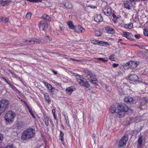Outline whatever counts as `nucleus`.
Listing matches in <instances>:
<instances>
[{
    "instance_id": "obj_47",
    "label": "nucleus",
    "mask_w": 148,
    "mask_h": 148,
    "mask_svg": "<svg viewBox=\"0 0 148 148\" xmlns=\"http://www.w3.org/2000/svg\"><path fill=\"white\" fill-rule=\"evenodd\" d=\"M135 37L137 39H139L140 36L139 34H137L134 35Z\"/></svg>"
},
{
    "instance_id": "obj_62",
    "label": "nucleus",
    "mask_w": 148,
    "mask_h": 148,
    "mask_svg": "<svg viewBox=\"0 0 148 148\" xmlns=\"http://www.w3.org/2000/svg\"><path fill=\"white\" fill-rule=\"evenodd\" d=\"M32 39H27L26 40L25 42H32Z\"/></svg>"
},
{
    "instance_id": "obj_26",
    "label": "nucleus",
    "mask_w": 148,
    "mask_h": 148,
    "mask_svg": "<svg viewBox=\"0 0 148 148\" xmlns=\"http://www.w3.org/2000/svg\"><path fill=\"white\" fill-rule=\"evenodd\" d=\"M6 108L0 103V114L4 112Z\"/></svg>"
},
{
    "instance_id": "obj_3",
    "label": "nucleus",
    "mask_w": 148,
    "mask_h": 148,
    "mask_svg": "<svg viewBox=\"0 0 148 148\" xmlns=\"http://www.w3.org/2000/svg\"><path fill=\"white\" fill-rule=\"evenodd\" d=\"M16 116V114L14 112L12 111H9L5 114V119L7 122H12Z\"/></svg>"
},
{
    "instance_id": "obj_54",
    "label": "nucleus",
    "mask_w": 148,
    "mask_h": 148,
    "mask_svg": "<svg viewBox=\"0 0 148 148\" xmlns=\"http://www.w3.org/2000/svg\"><path fill=\"white\" fill-rule=\"evenodd\" d=\"M112 16L113 17V18H115L116 19L117 18L116 16L114 13L112 14Z\"/></svg>"
},
{
    "instance_id": "obj_1",
    "label": "nucleus",
    "mask_w": 148,
    "mask_h": 148,
    "mask_svg": "<svg viewBox=\"0 0 148 148\" xmlns=\"http://www.w3.org/2000/svg\"><path fill=\"white\" fill-rule=\"evenodd\" d=\"M119 104H116L112 105L110 108V112L115 114L116 117L118 118H122L124 116V113L119 109Z\"/></svg>"
},
{
    "instance_id": "obj_8",
    "label": "nucleus",
    "mask_w": 148,
    "mask_h": 148,
    "mask_svg": "<svg viewBox=\"0 0 148 148\" xmlns=\"http://www.w3.org/2000/svg\"><path fill=\"white\" fill-rule=\"evenodd\" d=\"M84 73L86 74L87 75H89L90 76V79H94L96 76L95 74L90 71L87 69H86L84 71Z\"/></svg>"
},
{
    "instance_id": "obj_42",
    "label": "nucleus",
    "mask_w": 148,
    "mask_h": 148,
    "mask_svg": "<svg viewBox=\"0 0 148 148\" xmlns=\"http://www.w3.org/2000/svg\"><path fill=\"white\" fill-rule=\"evenodd\" d=\"M97 59L101 60V61H103V62H106L108 61V60H106L104 58H97Z\"/></svg>"
},
{
    "instance_id": "obj_61",
    "label": "nucleus",
    "mask_w": 148,
    "mask_h": 148,
    "mask_svg": "<svg viewBox=\"0 0 148 148\" xmlns=\"http://www.w3.org/2000/svg\"><path fill=\"white\" fill-rule=\"evenodd\" d=\"M129 1L132 3L134 2L135 1H138V0H129Z\"/></svg>"
},
{
    "instance_id": "obj_17",
    "label": "nucleus",
    "mask_w": 148,
    "mask_h": 148,
    "mask_svg": "<svg viewBox=\"0 0 148 148\" xmlns=\"http://www.w3.org/2000/svg\"><path fill=\"white\" fill-rule=\"evenodd\" d=\"M95 42L93 43L95 44L98 43L99 45H100L103 46L105 45L106 46L109 45V44L106 42H104L102 41H100L97 43V41H95Z\"/></svg>"
},
{
    "instance_id": "obj_56",
    "label": "nucleus",
    "mask_w": 148,
    "mask_h": 148,
    "mask_svg": "<svg viewBox=\"0 0 148 148\" xmlns=\"http://www.w3.org/2000/svg\"><path fill=\"white\" fill-rule=\"evenodd\" d=\"M27 108L28 110L29 111V112H30V113H31V111H31L30 109V108L29 107V106H27Z\"/></svg>"
},
{
    "instance_id": "obj_46",
    "label": "nucleus",
    "mask_w": 148,
    "mask_h": 148,
    "mask_svg": "<svg viewBox=\"0 0 148 148\" xmlns=\"http://www.w3.org/2000/svg\"><path fill=\"white\" fill-rule=\"evenodd\" d=\"M3 138V135L2 134H0V143L2 142Z\"/></svg>"
},
{
    "instance_id": "obj_63",
    "label": "nucleus",
    "mask_w": 148,
    "mask_h": 148,
    "mask_svg": "<svg viewBox=\"0 0 148 148\" xmlns=\"http://www.w3.org/2000/svg\"><path fill=\"white\" fill-rule=\"evenodd\" d=\"M52 71L53 73H54V74L55 75H57V72L56 71H54V70H52Z\"/></svg>"
},
{
    "instance_id": "obj_28",
    "label": "nucleus",
    "mask_w": 148,
    "mask_h": 148,
    "mask_svg": "<svg viewBox=\"0 0 148 148\" xmlns=\"http://www.w3.org/2000/svg\"><path fill=\"white\" fill-rule=\"evenodd\" d=\"M65 7L67 9H71L72 8V5L70 3H67L64 4Z\"/></svg>"
},
{
    "instance_id": "obj_11",
    "label": "nucleus",
    "mask_w": 148,
    "mask_h": 148,
    "mask_svg": "<svg viewBox=\"0 0 148 148\" xmlns=\"http://www.w3.org/2000/svg\"><path fill=\"white\" fill-rule=\"evenodd\" d=\"M0 103L2 105H3L6 108L8 107L9 103L8 101L5 99H2L0 101Z\"/></svg>"
},
{
    "instance_id": "obj_32",
    "label": "nucleus",
    "mask_w": 148,
    "mask_h": 148,
    "mask_svg": "<svg viewBox=\"0 0 148 148\" xmlns=\"http://www.w3.org/2000/svg\"><path fill=\"white\" fill-rule=\"evenodd\" d=\"M5 148H16L12 144H10L8 145Z\"/></svg>"
},
{
    "instance_id": "obj_15",
    "label": "nucleus",
    "mask_w": 148,
    "mask_h": 148,
    "mask_svg": "<svg viewBox=\"0 0 148 148\" xmlns=\"http://www.w3.org/2000/svg\"><path fill=\"white\" fill-rule=\"evenodd\" d=\"M130 64V67L131 69H134L137 66V65L134 62H132L130 61V62L127 63V65Z\"/></svg>"
},
{
    "instance_id": "obj_33",
    "label": "nucleus",
    "mask_w": 148,
    "mask_h": 148,
    "mask_svg": "<svg viewBox=\"0 0 148 148\" xmlns=\"http://www.w3.org/2000/svg\"><path fill=\"white\" fill-rule=\"evenodd\" d=\"M95 34L96 36H101L102 35V33L101 32H99L98 31H96L95 32Z\"/></svg>"
},
{
    "instance_id": "obj_34",
    "label": "nucleus",
    "mask_w": 148,
    "mask_h": 148,
    "mask_svg": "<svg viewBox=\"0 0 148 148\" xmlns=\"http://www.w3.org/2000/svg\"><path fill=\"white\" fill-rule=\"evenodd\" d=\"M108 33L113 34L114 33V30L113 29L110 28L108 29Z\"/></svg>"
},
{
    "instance_id": "obj_2",
    "label": "nucleus",
    "mask_w": 148,
    "mask_h": 148,
    "mask_svg": "<svg viewBox=\"0 0 148 148\" xmlns=\"http://www.w3.org/2000/svg\"><path fill=\"white\" fill-rule=\"evenodd\" d=\"M35 130L32 128L26 129L22 133L21 139L23 140H27L32 138L35 135Z\"/></svg>"
},
{
    "instance_id": "obj_44",
    "label": "nucleus",
    "mask_w": 148,
    "mask_h": 148,
    "mask_svg": "<svg viewBox=\"0 0 148 148\" xmlns=\"http://www.w3.org/2000/svg\"><path fill=\"white\" fill-rule=\"evenodd\" d=\"M128 26L129 27V29H130L133 28V23H130V24H128Z\"/></svg>"
},
{
    "instance_id": "obj_27",
    "label": "nucleus",
    "mask_w": 148,
    "mask_h": 148,
    "mask_svg": "<svg viewBox=\"0 0 148 148\" xmlns=\"http://www.w3.org/2000/svg\"><path fill=\"white\" fill-rule=\"evenodd\" d=\"M60 139L63 144H64V140H63V136L64 135V134L61 131H60Z\"/></svg>"
},
{
    "instance_id": "obj_24",
    "label": "nucleus",
    "mask_w": 148,
    "mask_h": 148,
    "mask_svg": "<svg viewBox=\"0 0 148 148\" xmlns=\"http://www.w3.org/2000/svg\"><path fill=\"white\" fill-rule=\"evenodd\" d=\"M44 119L45 124L46 125L48 126L49 125V121H51L50 118L47 117L46 116H44Z\"/></svg>"
},
{
    "instance_id": "obj_10",
    "label": "nucleus",
    "mask_w": 148,
    "mask_h": 148,
    "mask_svg": "<svg viewBox=\"0 0 148 148\" xmlns=\"http://www.w3.org/2000/svg\"><path fill=\"white\" fill-rule=\"evenodd\" d=\"M39 27L40 29L45 30L47 27V24L46 23L40 22L39 24Z\"/></svg>"
},
{
    "instance_id": "obj_4",
    "label": "nucleus",
    "mask_w": 148,
    "mask_h": 148,
    "mask_svg": "<svg viewBox=\"0 0 148 148\" xmlns=\"http://www.w3.org/2000/svg\"><path fill=\"white\" fill-rule=\"evenodd\" d=\"M128 137L123 136L119 141L118 146L119 147H124L128 140Z\"/></svg>"
},
{
    "instance_id": "obj_40",
    "label": "nucleus",
    "mask_w": 148,
    "mask_h": 148,
    "mask_svg": "<svg viewBox=\"0 0 148 148\" xmlns=\"http://www.w3.org/2000/svg\"><path fill=\"white\" fill-rule=\"evenodd\" d=\"M115 56V55L114 54H112L111 56H110L109 57V59L111 61H114V56Z\"/></svg>"
},
{
    "instance_id": "obj_9",
    "label": "nucleus",
    "mask_w": 148,
    "mask_h": 148,
    "mask_svg": "<svg viewBox=\"0 0 148 148\" xmlns=\"http://www.w3.org/2000/svg\"><path fill=\"white\" fill-rule=\"evenodd\" d=\"M129 78L131 81H136L138 80V76L135 74H132L130 75Z\"/></svg>"
},
{
    "instance_id": "obj_50",
    "label": "nucleus",
    "mask_w": 148,
    "mask_h": 148,
    "mask_svg": "<svg viewBox=\"0 0 148 148\" xmlns=\"http://www.w3.org/2000/svg\"><path fill=\"white\" fill-rule=\"evenodd\" d=\"M45 38L46 39L47 38H48L49 40H51L52 38L51 37H49L48 36H46L45 37Z\"/></svg>"
},
{
    "instance_id": "obj_59",
    "label": "nucleus",
    "mask_w": 148,
    "mask_h": 148,
    "mask_svg": "<svg viewBox=\"0 0 148 148\" xmlns=\"http://www.w3.org/2000/svg\"><path fill=\"white\" fill-rule=\"evenodd\" d=\"M105 86H106V90L110 92V91L109 90L108 86H106V85Z\"/></svg>"
},
{
    "instance_id": "obj_13",
    "label": "nucleus",
    "mask_w": 148,
    "mask_h": 148,
    "mask_svg": "<svg viewBox=\"0 0 148 148\" xmlns=\"http://www.w3.org/2000/svg\"><path fill=\"white\" fill-rule=\"evenodd\" d=\"M75 30L76 32L79 33H83L85 32V29L79 25L77 26V28L75 29Z\"/></svg>"
},
{
    "instance_id": "obj_60",
    "label": "nucleus",
    "mask_w": 148,
    "mask_h": 148,
    "mask_svg": "<svg viewBox=\"0 0 148 148\" xmlns=\"http://www.w3.org/2000/svg\"><path fill=\"white\" fill-rule=\"evenodd\" d=\"M124 27L125 28H129L128 24H125L124 25Z\"/></svg>"
},
{
    "instance_id": "obj_39",
    "label": "nucleus",
    "mask_w": 148,
    "mask_h": 148,
    "mask_svg": "<svg viewBox=\"0 0 148 148\" xmlns=\"http://www.w3.org/2000/svg\"><path fill=\"white\" fill-rule=\"evenodd\" d=\"M143 30V32L144 35L145 36H148V31L145 29H144Z\"/></svg>"
},
{
    "instance_id": "obj_6",
    "label": "nucleus",
    "mask_w": 148,
    "mask_h": 148,
    "mask_svg": "<svg viewBox=\"0 0 148 148\" xmlns=\"http://www.w3.org/2000/svg\"><path fill=\"white\" fill-rule=\"evenodd\" d=\"M119 109L124 113L125 112H127L129 110V108L125 103H123L121 105H119Z\"/></svg>"
},
{
    "instance_id": "obj_7",
    "label": "nucleus",
    "mask_w": 148,
    "mask_h": 148,
    "mask_svg": "<svg viewBox=\"0 0 148 148\" xmlns=\"http://www.w3.org/2000/svg\"><path fill=\"white\" fill-rule=\"evenodd\" d=\"M103 11L104 14L107 16H110L112 13L111 9L106 8H103Z\"/></svg>"
},
{
    "instance_id": "obj_43",
    "label": "nucleus",
    "mask_w": 148,
    "mask_h": 148,
    "mask_svg": "<svg viewBox=\"0 0 148 148\" xmlns=\"http://www.w3.org/2000/svg\"><path fill=\"white\" fill-rule=\"evenodd\" d=\"M35 42L38 44H40L41 42V40L40 39H35Z\"/></svg>"
},
{
    "instance_id": "obj_35",
    "label": "nucleus",
    "mask_w": 148,
    "mask_h": 148,
    "mask_svg": "<svg viewBox=\"0 0 148 148\" xmlns=\"http://www.w3.org/2000/svg\"><path fill=\"white\" fill-rule=\"evenodd\" d=\"M50 90L52 93L53 94H55L56 92L57 91V90L53 87H52Z\"/></svg>"
},
{
    "instance_id": "obj_30",
    "label": "nucleus",
    "mask_w": 148,
    "mask_h": 148,
    "mask_svg": "<svg viewBox=\"0 0 148 148\" xmlns=\"http://www.w3.org/2000/svg\"><path fill=\"white\" fill-rule=\"evenodd\" d=\"M32 16V13L30 12H28L26 15L25 18L28 19H30Z\"/></svg>"
},
{
    "instance_id": "obj_41",
    "label": "nucleus",
    "mask_w": 148,
    "mask_h": 148,
    "mask_svg": "<svg viewBox=\"0 0 148 148\" xmlns=\"http://www.w3.org/2000/svg\"><path fill=\"white\" fill-rule=\"evenodd\" d=\"M124 69H128L130 67V64H127V63L125 64L124 66Z\"/></svg>"
},
{
    "instance_id": "obj_53",
    "label": "nucleus",
    "mask_w": 148,
    "mask_h": 148,
    "mask_svg": "<svg viewBox=\"0 0 148 148\" xmlns=\"http://www.w3.org/2000/svg\"><path fill=\"white\" fill-rule=\"evenodd\" d=\"M59 28L61 31H63L64 29V28L61 26H60Z\"/></svg>"
},
{
    "instance_id": "obj_22",
    "label": "nucleus",
    "mask_w": 148,
    "mask_h": 148,
    "mask_svg": "<svg viewBox=\"0 0 148 148\" xmlns=\"http://www.w3.org/2000/svg\"><path fill=\"white\" fill-rule=\"evenodd\" d=\"M0 20L3 23H8L9 21V19L8 18H4L1 17L0 18Z\"/></svg>"
},
{
    "instance_id": "obj_18",
    "label": "nucleus",
    "mask_w": 148,
    "mask_h": 148,
    "mask_svg": "<svg viewBox=\"0 0 148 148\" xmlns=\"http://www.w3.org/2000/svg\"><path fill=\"white\" fill-rule=\"evenodd\" d=\"M44 95L45 100L47 101L48 104H50L51 102V100L49 99V95L46 93H44Z\"/></svg>"
},
{
    "instance_id": "obj_37",
    "label": "nucleus",
    "mask_w": 148,
    "mask_h": 148,
    "mask_svg": "<svg viewBox=\"0 0 148 148\" xmlns=\"http://www.w3.org/2000/svg\"><path fill=\"white\" fill-rule=\"evenodd\" d=\"M125 7L127 9H130V6L129 4L128 3H126L124 4Z\"/></svg>"
},
{
    "instance_id": "obj_52",
    "label": "nucleus",
    "mask_w": 148,
    "mask_h": 148,
    "mask_svg": "<svg viewBox=\"0 0 148 148\" xmlns=\"http://www.w3.org/2000/svg\"><path fill=\"white\" fill-rule=\"evenodd\" d=\"M55 109H53L52 110V112L53 113V115L56 114L55 113H56V111H55Z\"/></svg>"
},
{
    "instance_id": "obj_25",
    "label": "nucleus",
    "mask_w": 148,
    "mask_h": 148,
    "mask_svg": "<svg viewBox=\"0 0 148 148\" xmlns=\"http://www.w3.org/2000/svg\"><path fill=\"white\" fill-rule=\"evenodd\" d=\"M25 124L22 121H18L17 123V126L18 128H20L21 127L24 126Z\"/></svg>"
},
{
    "instance_id": "obj_38",
    "label": "nucleus",
    "mask_w": 148,
    "mask_h": 148,
    "mask_svg": "<svg viewBox=\"0 0 148 148\" xmlns=\"http://www.w3.org/2000/svg\"><path fill=\"white\" fill-rule=\"evenodd\" d=\"M64 116L65 117V119L66 120V122L68 125L69 127L70 126V124H69V121L68 120V118L67 116Z\"/></svg>"
},
{
    "instance_id": "obj_31",
    "label": "nucleus",
    "mask_w": 148,
    "mask_h": 148,
    "mask_svg": "<svg viewBox=\"0 0 148 148\" xmlns=\"http://www.w3.org/2000/svg\"><path fill=\"white\" fill-rule=\"evenodd\" d=\"M56 42L55 41H52L51 42H49L48 43H47L48 45L51 46H52L53 47H55L56 46Z\"/></svg>"
},
{
    "instance_id": "obj_64",
    "label": "nucleus",
    "mask_w": 148,
    "mask_h": 148,
    "mask_svg": "<svg viewBox=\"0 0 148 148\" xmlns=\"http://www.w3.org/2000/svg\"><path fill=\"white\" fill-rule=\"evenodd\" d=\"M85 61L84 60H77L78 62H83L84 61Z\"/></svg>"
},
{
    "instance_id": "obj_57",
    "label": "nucleus",
    "mask_w": 148,
    "mask_h": 148,
    "mask_svg": "<svg viewBox=\"0 0 148 148\" xmlns=\"http://www.w3.org/2000/svg\"><path fill=\"white\" fill-rule=\"evenodd\" d=\"M12 75H13L14 77H17V75H16L13 72V73H12Z\"/></svg>"
},
{
    "instance_id": "obj_49",
    "label": "nucleus",
    "mask_w": 148,
    "mask_h": 148,
    "mask_svg": "<svg viewBox=\"0 0 148 148\" xmlns=\"http://www.w3.org/2000/svg\"><path fill=\"white\" fill-rule=\"evenodd\" d=\"M76 78L77 79V80L78 79H82V77H81L79 75H77L76 76Z\"/></svg>"
},
{
    "instance_id": "obj_48",
    "label": "nucleus",
    "mask_w": 148,
    "mask_h": 148,
    "mask_svg": "<svg viewBox=\"0 0 148 148\" xmlns=\"http://www.w3.org/2000/svg\"><path fill=\"white\" fill-rule=\"evenodd\" d=\"M119 65L118 64L114 63L112 64V66L113 67L115 68L117 67Z\"/></svg>"
},
{
    "instance_id": "obj_45",
    "label": "nucleus",
    "mask_w": 148,
    "mask_h": 148,
    "mask_svg": "<svg viewBox=\"0 0 148 148\" xmlns=\"http://www.w3.org/2000/svg\"><path fill=\"white\" fill-rule=\"evenodd\" d=\"M52 87H53L51 86V85L50 84H49L47 86V88L50 90L52 88Z\"/></svg>"
},
{
    "instance_id": "obj_12",
    "label": "nucleus",
    "mask_w": 148,
    "mask_h": 148,
    "mask_svg": "<svg viewBox=\"0 0 148 148\" xmlns=\"http://www.w3.org/2000/svg\"><path fill=\"white\" fill-rule=\"evenodd\" d=\"M125 102L128 103H134V100L133 98L130 97H126L124 99Z\"/></svg>"
},
{
    "instance_id": "obj_14",
    "label": "nucleus",
    "mask_w": 148,
    "mask_h": 148,
    "mask_svg": "<svg viewBox=\"0 0 148 148\" xmlns=\"http://www.w3.org/2000/svg\"><path fill=\"white\" fill-rule=\"evenodd\" d=\"M103 20V18L101 14L97 15L94 18V20L97 22L102 21Z\"/></svg>"
},
{
    "instance_id": "obj_21",
    "label": "nucleus",
    "mask_w": 148,
    "mask_h": 148,
    "mask_svg": "<svg viewBox=\"0 0 148 148\" xmlns=\"http://www.w3.org/2000/svg\"><path fill=\"white\" fill-rule=\"evenodd\" d=\"M41 18L44 20L45 19L47 21H50L51 20L50 17L48 15L45 14L43 15Z\"/></svg>"
},
{
    "instance_id": "obj_5",
    "label": "nucleus",
    "mask_w": 148,
    "mask_h": 148,
    "mask_svg": "<svg viewBox=\"0 0 148 148\" xmlns=\"http://www.w3.org/2000/svg\"><path fill=\"white\" fill-rule=\"evenodd\" d=\"M82 79H78L77 80V81L81 86L87 88L90 87V85L87 81L85 79H84L83 78Z\"/></svg>"
},
{
    "instance_id": "obj_58",
    "label": "nucleus",
    "mask_w": 148,
    "mask_h": 148,
    "mask_svg": "<svg viewBox=\"0 0 148 148\" xmlns=\"http://www.w3.org/2000/svg\"><path fill=\"white\" fill-rule=\"evenodd\" d=\"M43 83L46 86L49 84L47 82H43Z\"/></svg>"
},
{
    "instance_id": "obj_55",
    "label": "nucleus",
    "mask_w": 148,
    "mask_h": 148,
    "mask_svg": "<svg viewBox=\"0 0 148 148\" xmlns=\"http://www.w3.org/2000/svg\"><path fill=\"white\" fill-rule=\"evenodd\" d=\"M2 79H4L7 83L9 84H10L8 81L4 77H2Z\"/></svg>"
},
{
    "instance_id": "obj_20",
    "label": "nucleus",
    "mask_w": 148,
    "mask_h": 148,
    "mask_svg": "<svg viewBox=\"0 0 148 148\" xmlns=\"http://www.w3.org/2000/svg\"><path fill=\"white\" fill-rule=\"evenodd\" d=\"M67 24L70 28L72 29H74L75 28V26L73 25L72 22L70 21L67 22Z\"/></svg>"
},
{
    "instance_id": "obj_19",
    "label": "nucleus",
    "mask_w": 148,
    "mask_h": 148,
    "mask_svg": "<svg viewBox=\"0 0 148 148\" xmlns=\"http://www.w3.org/2000/svg\"><path fill=\"white\" fill-rule=\"evenodd\" d=\"M66 93L69 95H70L73 91V88L71 87H69L66 89Z\"/></svg>"
},
{
    "instance_id": "obj_16",
    "label": "nucleus",
    "mask_w": 148,
    "mask_h": 148,
    "mask_svg": "<svg viewBox=\"0 0 148 148\" xmlns=\"http://www.w3.org/2000/svg\"><path fill=\"white\" fill-rule=\"evenodd\" d=\"M131 34L130 33L127 32H124L122 35L123 36L125 37L126 38L129 39H131Z\"/></svg>"
},
{
    "instance_id": "obj_36",
    "label": "nucleus",
    "mask_w": 148,
    "mask_h": 148,
    "mask_svg": "<svg viewBox=\"0 0 148 148\" xmlns=\"http://www.w3.org/2000/svg\"><path fill=\"white\" fill-rule=\"evenodd\" d=\"M138 141V143L141 145L142 143V136L139 137Z\"/></svg>"
},
{
    "instance_id": "obj_51",
    "label": "nucleus",
    "mask_w": 148,
    "mask_h": 148,
    "mask_svg": "<svg viewBox=\"0 0 148 148\" xmlns=\"http://www.w3.org/2000/svg\"><path fill=\"white\" fill-rule=\"evenodd\" d=\"M134 45L135 46H137V47H138L139 48H141V49L143 47V46H140L139 45H136V44H134Z\"/></svg>"
},
{
    "instance_id": "obj_29",
    "label": "nucleus",
    "mask_w": 148,
    "mask_h": 148,
    "mask_svg": "<svg viewBox=\"0 0 148 148\" xmlns=\"http://www.w3.org/2000/svg\"><path fill=\"white\" fill-rule=\"evenodd\" d=\"M10 2V1L7 0H6L5 1H2L1 2V4L2 5L5 6L8 4Z\"/></svg>"
},
{
    "instance_id": "obj_23",
    "label": "nucleus",
    "mask_w": 148,
    "mask_h": 148,
    "mask_svg": "<svg viewBox=\"0 0 148 148\" xmlns=\"http://www.w3.org/2000/svg\"><path fill=\"white\" fill-rule=\"evenodd\" d=\"M90 81V82L94 84L95 86H97L98 85V84L97 82V80L95 77V78L94 79H91Z\"/></svg>"
}]
</instances>
